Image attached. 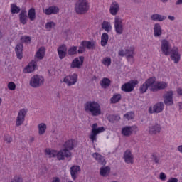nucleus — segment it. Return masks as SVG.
Returning a JSON list of instances; mask_svg holds the SVG:
<instances>
[{
	"label": "nucleus",
	"instance_id": "obj_41",
	"mask_svg": "<svg viewBox=\"0 0 182 182\" xmlns=\"http://www.w3.org/2000/svg\"><path fill=\"white\" fill-rule=\"evenodd\" d=\"M11 14H19L21 12V8L16 6L15 4H11Z\"/></svg>",
	"mask_w": 182,
	"mask_h": 182
},
{
	"label": "nucleus",
	"instance_id": "obj_62",
	"mask_svg": "<svg viewBox=\"0 0 182 182\" xmlns=\"http://www.w3.org/2000/svg\"><path fill=\"white\" fill-rule=\"evenodd\" d=\"M178 150L180 151V153H182V145L178 146Z\"/></svg>",
	"mask_w": 182,
	"mask_h": 182
},
{
	"label": "nucleus",
	"instance_id": "obj_18",
	"mask_svg": "<svg viewBox=\"0 0 182 182\" xmlns=\"http://www.w3.org/2000/svg\"><path fill=\"white\" fill-rule=\"evenodd\" d=\"M134 157L132 154L130 150H127L124 154V160L127 164H133L134 163Z\"/></svg>",
	"mask_w": 182,
	"mask_h": 182
},
{
	"label": "nucleus",
	"instance_id": "obj_31",
	"mask_svg": "<svg viewBox=\"0 0 182 182\" xmlns=\"http://www.w3.org/2000/svg\"><path fill=\"white\" fill-rule=\"evenodd\" d=\"M36 58L40 60L45 58V47H41L36 53Z\"/></svg>",
	"mask_w": 182,
	"mask_h": 182
},
{
	"label": "nucleus",
	"instance_id": "obj_51",
	"mask_svg": "<svg viewBox=\"0 0 182 182\" xmlns=\"http://www.w3.org/2000/svg\"><path fill=\"white\" fill-rule=\"evenodd\" d=\"M4 140L5 141H6V143H12V136L9 135H6Z\"/></svg>",
	"mask_w": 182,
	"mask_h": 182
},
{
	"label": "nucleus",
	"instance_id": "obj_60",
	"mask_svg": "<svg viewBox=\"0 0 182 182\" xmlns=\"http://www.w3.org/2000/svg\"><path fill=\"white\" fill-rule=\"evenodd\" d=\"M176 5H182V0H178L176 3Z\"/></svg>",
	"mask_w": 182,
	"mask_h": 182
},
{
	"label": "nucleus",
	"instance_id": "obj_36",
	"mask_svg": "<svg viewBox=\"0 0 182 182\" xmlns=\"http://www.w3.org/2000/svg\"><path fill=\"white\" fill-rule=\"evenodd\" d=\"M38 134L40 136H42V134H45V132H46V124L45 123H41L38 125Z\"/></svg>",
	"mask_w": 182,
	"mask_h": 182
},
{
	"label": "nucleus",
	"instance_id": "obj_55",
	"mask_svg": "<svg viewBox=\"0 0 182 182\" xmlns=\"http://www.w3.org/2000/svg\"><path fill=\"white\" fill-rule=\"evenodd\" d=\"M24 42L26 43H31V37H29V36H24Z\"/></svg>",
	"mask_w": 182,
	"mask_h": 182
},
{
	"label": "nucleus",
	"instance_id": "obj_47",
	"mask_svg": "<svg viewBox=\"0 0 182 182\" xmlns=\"http://www.w3.org/2000/svg\"><path fill=\"white\" fill-rule=\"evenodd\" d=\"M124 117L127 120H132L134 117V113L133 112H129L124 115Z\"/></svg>",
	"mask_w": 182,
	"mask_h": 182
},
{
	"label": "nucleus",
	"instance_id": "obj_29",
	"mask_svg": "<svg viewBox=\"0 0 182 182\" xmlns=\"http://www.w3.org/2000/svg\"><path fill=\"white\" fill-rule=\"evenodd\" d=\"M59 12V8L55 6H50L46 9V15H52V14H56Z\"/></svg>",
	"mask_w": 182,
	"mask_h": 182
},
{
	"label": "nucleus",
	"instance_id": "obj_12",
	"mask_svg": "<svg viewBox=\"0 0 182 182\" xmlns=\"http://www.w3.org/2000/svg\"><path fill=\"white\" fill-rule=\"evenodd\" d=\"M149 113L152 114V113H161L164 110V103L163 102H159L154 105L153 108L151 107L149 108Z\"/></svg>",
	"mask_w": 182,
	"mask_h": 182
},
{
	"label": "nucleus",
	"instance_id": "obj_30",
	"mask_svg": "<svg viewBox=\"0 0 182 182\" xmlns=\"http://www.w3.org/2000/svg\"><path fill=\"white\" fill-rule=\"evenodd\" d=\"M132 131L133 127H125L122 128V134H123V136L129 137V136H132Z\"/></svg>",
	"mask_w": 182,
	"mask_h": 182
},
{
	"label": "nucleus",
	"instance_id": "obj_17",
	"mask_svg": "<svg viewBox=\"0 0 182 182\" xmlns=\"http://www.w3.org/2000/svg\"><path fill=\"white\" fill-rule=\"evenodd\" d=\"M72 156V154L69 150L67 149H61L57 153V159L58 160H65V157L67 159L70 157Z\"/></svg>",
	"mask_w": 182,
	"mask_h": 182
},
{
	"label": "nucleus",
	"instance_id": "obj_6",
	"mask_svg": "<svg viewBox=\"0 0 182 182\" xmlns=\"http://www.w3.org/2000/svg\"><path fill=\"white\" fill-rule=\"evenodd\" d=\"M156 83V77H152L147 79L145 82L139 87L140 93H146L149 87H153V85Z\"/></svg>",
	"mask_w": 182,
	"mask_h": 182
},
{
	"label": "nucleus",
	"instance_id": "obj_3",
	"mask_svg": "<svg viewBox=\"0 0 182 182\" xmlns=\"http://www.w3.org/2000/svg\"><path fill=\"white\" fill-rule=\"evenodd\" d=\"M45 79L39 75H34L30 80V86L31 87H41L43 85Z\"/></svg>",
	"mask_w": 182,
	"mask_h": 182
},
{
	"label": "nucleus",
	"instance_id": "obj_64",
	"mask_svg": "<svg viewBox=\"0 0 182 182\" xmlns=\"http://www.w3.org/2000/svg\"><path fill=\"white\" fill-rule=\"evenodd\" d=\"M178 106H179V109H180V110H181V109H182V102H178Z\"/></svg>",
	"mask_w": 182,
	"mask_h": 182
},
{
	"label": "nucleus",
	"instance_id": "obj_59",
	"mask_svg": "<svg viewBox=\"0 0 182 182\" xmlns=\"http://www.w3.org/2000/svg\"><path fill=\"white\" fill-rule=\"evenodd\" d=\"M53 182H60V179L58 177L53 178Z\"/></svg>",
	"mask_w": 182,
	"mask_h": 182
},
{
	"label": "nucleus",
	"instance_id": "obj_44",
	"mask_svg": "<svg viewBox=\"0 0 182 182\" xmlns=\"http://www.w3.org/2000/svg\"><path fill=\"white\" fill-rule=\"evenodd\" d=\"M68 53L70 56H73V55H76L77 53V47L73 46L70 48L68 50Z\"/></svg>",
	"mask_w": 182,
	"mask_h": 182
},
{
	"label": "nucleus",
	"instance_id": "obj_48",
	"mask_svg": "<svg viewBox=\"0 0 182 182\" xmlns=\"http://www.w3.org/2000/svg\"><path fill=\"white\" fill-rule=\"evenodd\" d=\"M102 63L105 66H110L112 65V59L110 58H105L102 60Z\"/></svg>",
	"mask_w": 182,
	"mask_h": 182
},
{
	"label": "nucleus",
	"instance_id": "obj_21",
	"mask_svg": "<svg viewBox=\"0 0 182 182\" xmlns=\"http://www.w3.org/2000/svg\"><path fill=\"white\" fill-rule=\"evenodd\" d=\"M161 132V127L159 124H153L149 127V134H157Z\"/></svg>",
	"mask_w": 182,
	"mask_h": 182
},
{
	"label": "nucleus",
	"instance_id": "obj_11",
	"mask_svg": "<svg viewBox=\"0 0 182 182\" xmlns=\"http://www.w3.org/2000/svg\"><path fill=\"white\" fill-rule=\"evenodd\" d=\"M161 50L165 55V56H168L170 55V49H171V45L168 41L164 39L161 41Z\"/></svg>",
	"mask_w": 182,
	"mask_h": 182
},
{
	"label": "nucleus",
	"instance_id": "obj_20",
	"mask_svg": "<svg viewBox=\"0 0 182 182\" xmlns=\"http://www.w3.org/2000/svg\"><path fill=\"white\" fill-rule=\"evenodd\" d=\"M19 22L22 25H26L28 23V13L26 9H22L18 15Z\"/></svg>",
	"mask_w": 182,
	"mask_h": 182
},
{
	"label": "nucleus",
	"instance_id": "obj_1",
	"mask_svg": "<svg viewBox=\"0 0 182 182\" xmlns=\"http://www.w3.org/2000/svg\"><path fill=\"white\" fill-rule=\"evenodd\" d=\"M85 110L87 113H90L92 116L97 117L102 114L100 105L95 101L87 102L85 105Z\"/></svg>",
	"mask_w": 182,
	"mask_h": 182
},
{
	"label": "nucleus",
	"instance_id": "obj_50",
	"mask_svg": "<svg viewBox=\"0 0 182 182\" xmlns=\"http://www.w3.org/2000/svg\"><path fill=\"white\" fill-rule=\"evenodd\" d=\"M11 182H23V179L19 176H15L12 180Z\"/></svg>",
	"mask_w": 182,
	"mask_h": 182
},
{
	"label": "nucleus",
	"instance_id": "obj_34",
	"mask_svg": "<svg viewBox=\"0 0 182 182\" xmlns=\"http://www.w3.org/2000/svg\"><path fill=\"white\" fill-rule=\"evenodd\" d=\"M64 150H73V140L69 139L63 144Z\"/></svg>",
	"mask_w": 182,
	"mask_h": 182
},
{
	"label": "nucleus",
	"instance_id": "obj_23",
	"mask_svg": "<svg viewBox=\"0 0 182 182\" xmlns=\"http://www.w3.org/2000/svg\"><path fill=\"white\" fill-rule=\"evenodd\" d=\"M36 65L37 63L36 61H32L31 62L28 66H26L24 70H23V73H32V72L35 71V69H36Z\"/></svg>",
	"mask_w": 182,
	"mask_h": 182
},
{
	"label": "nucleus",
	"instance_id": "obj_33",
	"mask_svg": "<svg viewBox=\"0 0 182 182\" xmlns=\"http://www.w3.org/2000/svg\"><path fill=\"white\" fill-rule=\"evenodd\" d=\"M81 45H82V46L84 48H87V49H95V43L93 42H91V41H82L81 43Z\"/></svg>",
	"mask_w": 182,
	"mask_h": 182
},
{
	"label": "nucleus",
	"instance_id": "obj_58",
	"mask_svg": "<svg viewBox=\"0 0 182 182\" xmlns=\"http://www.w3.org/2000/svg\"><path fill=\"white\" fill-rule=\"evenodd\" d=\"M168 19H169V21H176V17L174 16H168Z\"/></svg>",
	"mask_w": 182,
	"mask_h": 182
},
{
	"label": "nucleus",
	"instance_id": "obj_63",
	"mask_svg": "<svg viewBox=\"0 0 182 182\" xmlns=\"http://www.w3.org/2000/svg\"><path fill=\"white\" fill-rule=\"evenodd\" d=\"M177 92H178V95H182V89H178V90H177Z\"/></svg>",
	"mask_w": 182,
	"mask_h": 182
},
{
	"label": "nucleus",
	"instance_id": "obj_42",
	"mask_svg": "<svg viewBox=\"0 0 182 182\" xmlns=\"http://www.w3.org/2000/svg\"><path fill=\"white\" fill-rule=\"evenodd\" d=\"M151 159L154 162L155 164H161V159L160 156L157 155V154H152Z\"/></svg>",
	"mask_w": 182,
	"mask_h": 182
},
{
	"label": "nucleus",
	"instance_id": "obj_28",
	"mask_svg": "<svg viewBox=\"0 0 182 182\" xmlns=\"http://www.w3.org/2000/svg\"><path fill=\"white\" fill-rule=\"evenodd\" d=\"M100 174L102 177H107L110 174V168L109 166H102L100 169Z\"/></svg>",
	"mask_w": 182,
	"mask_h": 182
},
{
	"label": "nucleus",
	"instance_id": "obj_45",
	"mask_svg": "<svg viewBox=\"0 0 182 182\" xmlns=\"http://www.w3.org/2000/svg\"><path fill=\"white\" fill-rule=\"evenodd\" d=\"M55 26H56V23H55V22L53 21L48 22L46 24V29H47V31H50L53 29V28H55Z\"/></svg>",
	"mask_w": 182,
	"mask_h": 182
},
{
	"label": "nucleus",
	"instance_id": "obj_37",
	"mask_svg": "<svg viewBox=\"0 0 182 182\" xmlns=\"http://www.w3.org/2000/svg\"><path fill=\"white\" fill-rule=\"evenodd\" d=\"M102 28L105 32H110L112 31V24L109 21H103L102 23Z\"/></svg>",
	"mask_w": 182,
	"mask_h": 182
},
{
	"label": "nucleus",
	"instance_id": "obj_2",
	"mask_svg": "<svg viewBox=\"0 0 182 182\" xmlns=\"http://www.w3.org/2000/svg\"><path fill=\"white\" fill-rule=\"evenodd\" d=\"M90 9V5L87 0H77L75 4V11L77 15H85Z\"/></svg>",
	"mask_w": 182,
	"mask_h": 182
},
{
	"label": "nucleus",
	"instance_id": "obj_5",
	"mask_svg": "<svg viewBox=\"0 0 182 182\" xmlns=\"http://www.w3.org/2000/svg\"><path fill=\"white\" fill-rule=\"evenodd\" d=\"M114 26L117 35H122L123 33V19L120 16H117L114 18Z\"/></svg>",
	"mask_w": 182,
	"mask_h": 182
},
{
	"label": "nucleus",
	"instance_id": "obj_40",
	"mask_svg": "<svg viewBox=\"0 0 182 182\" xmlns=\"http://www.w3.org/2000/svg\"><path fill=\"white\" fill-rule=\"evenodd\" d=\"M122 100V95L114 94L112 97L110 99L111 103H117Z\"/></svg>",
	"mask_w": 182,
	"mask_h": 182
},
{
	"label": "nucleus",
	"instance_id": "obj_52",
	"mask_svg": "<svg viewBox=\"0 0 182 182\" xmlns=\"http://www.w3.org/2000/svg\"><path fill=\"white\" fill-rule=\"evenodd\" d=\"M160 180H162V181H165V180L167 178V176L166 174L163 172H161L159 175Z\"/></svg>",
	"mask_w": 182,
	"mask_h": 182
},
{
	"label": "nucleus",
	"instance_id": "obj_54",
	"mask_svg": "<svg viewBox=\"0 0 182 182\" xmlns=\"http://www.w3.org/2000/svg\"><path fill=\"white\" fill-rule=\"evenodd\" d=\"M83 52H85V47L83 46L79 47L77 53L80 54V53H83Z\"/></svg>",
	"mask_w": 182,
	"mask_h": 182
},
{
	"label": "nucleus",
	"instance_id": "obj_43",
	"mask_svg": "<svg viewBox=\"0 0 182 182\" xmlns=\"http://www.w3.org/2000/svg\"><path fill=\"white\" fill-rule=\"evenodd\" d=\"M109 122H110V123H116V122H119V120H120V116L119 115H109L107 117Z\"/></svg>",
	"mask_w": 182,
	"mask_h": 182
},
{
	"label": "nucleus",
	"instance_id": "obj_22",
	"mask_svg": "<svg viewBox=\"0 0 182 182\" xmlns=\"http://www.w3.org/2000/svg\"><path fill=\"white\" fill-rule=\"evenodd\" d=\"M15 52L18 59H22L23 58V44L18 43L16 46Z\"/></svg>",
	"mask_w": 182,
	"mask_h": 182
},
{
	"label": "nucleus",
	"instance_id": "obj_53",
	"mask_svg": "<svg viewBox=\"0 0 182 182\" xmlns=\"http://www.w3.org/2000/svg\"><path fill=\"white\" fill-rule=\"evenodd\" d=\"M46 171H48V169L45 166H42V168L40 169V173L41 174H45V173H46Z\"/></svg>",
	"mask_w": 182,
	"mask_h": 182
},
{
	"label": "nucleus",
	"instance_id": "obj_57",
	"mask_svg": "<svg viewBox=\"0 0 182 182\" xmlns=\"http://www.w3.org/2000/svg\"><path fill=\"white\" fill-rule=\"evenodd\" d=\"M118 54L119 56H126V52H124L123 50H121Z\"/></svg>",
	"mask_w": 182,
	"mask_h": 182
},
{
	"label": "nucleus",
	"instance_id": "obj_27",
	"mask_svg": "<svg viewBox=\"0 0 182 182\" xmlns=\"http://www.w3.org/2000/svg\"><path fill=\"white\" fill-rule=\"evenodd\" d=\"M92 157H94L101 166H106V159H105V157L99 153H94Z\"/></svg>",
	"mask_w": 182,
	"mask_h": 182
},
{
	"label": "nucleus",
	"instance_id": "obj_4",
	"mask_svg": "<svg viewBox=\"0 0 182 182\" xmlns=\"http://www.w3.org/2000/svg\"><path fill=\"white\" fill-rule=\"evenodd\" d=\"M105 132V127H101L97 128V124L96 123L93 124L92 125V131L91 134L90 135L89 138L92 141V143H95L96 141V136L99 134V133H102Z\"/></svg>",
	"mask_w": 182,
	"mask_h": 182
},
{
	"label": "nucleus",
	"instance_id": "obj_61",
	"mask_svg": "<svg viewBox=\"0 0 182 182\" xmlns=\"http://www.w3.org/2000/svg\"><path fill=\"white\" fill-rule=\"evenodd\" d=\"M34 141H35V138L33 136L31 137L29 139L30 143H33Z\"/></svg>",
	"mask_w": 182,
	"mask_h": 182
},
{
	"label": "nucleus",
	"instance_id": "obj_49",
	"mask_svg": "<svg viewBox=\"0 0 182 182\" xmlns=\"http://www.w3.org/2000/svg\"><path fill=\"white\" fill-rule=\"evenodd\" d=\"M8 87L9 90H15V89H16V85H15L14 82H10L8 84Z\"/></svg>",
	"mask_w": 182,
	"mask_h": 182
},
{
	"label": "nucleus",
	"instance_id": "obj_38",
	"mask_svg": "<svg viewBox=\"0 0 182 182\" xmlns=\"http://www.w3.org/2000/svg\"><path fill=\"white\" fill-rule=\"evenodd\" d=\"M100 84L104 89H106V87H109V86H110V80L105 77L100 81Z\"/></svg>",
	"mask_w": 182,
	"mask_h": 182
},
{
	"label": "nucleus",
	"instance_id": "obj_14",
	"mask_svg": "<svg viewBox=\"0 0 182 182\" xmlns=\"http://www.w3.org/2000/svg\"><path fill=\"white\" fill-rule=\"evenodd\" d=\"M119 11H120V4H119V2L112 1L109 6V14L112 16H116L119 14Z\"/></svg>",
	"mask_w": 182,
	"mask_h": 182
},
{
	"label": "nucleus",
	"instance_id": "obj_35",
	"mask_svg": "<svg viewBox=\"0 0 182 182\" xmlns=\"http://www.w3.org/2000/svg\"><path fill=\"white\" fill-rule=\"evenodd\" d=\"M107 42H109V34L104 33L101 36V46H106Z\"/></svg>",
	"mask_w": 182,
	"mask_h": 182
},
{
	"label": "nucleus",
	"instance_id": "obj_13",
	"mask_svg": "<svg viewBox=\"0 0 182 182\" xmlns=\"http://www.w3.org/2000/svg\"><path fill=\"white\" fill-rule=\"evenodd\" d=\"M85 61V57L80 56L79 58H75L71 63V69H80L83 66V62Z\"/></svg>",
	"mask_w": 182,
	"mask_h": 182
},
{
	"label": "nucleus",
	"instance_id": "obj_26",
	"mask_svg": "<svg viewBox=\"0 0 182 182\" xmlns=\"http://www.w3.org/2000/svg\"><path fill=\"white\" fill-rule=\"evenodd\" d=\"M151 21H154V22H163V21H166V19H167V16L155 14L151 16Z\"/></svg>",
	"mask_w": 182,
	"mask_h": 182
},
{
	"label": "nucleus",
	"instance_id": "obj_56",
	"mask_svg": "<svg viewBox=\"0 0 182 182\" xmlns=\"http://www.w3.org/2000/svg\"><path fill=\"white\" fill-rule=\"evenodd\" d=\"M167 182H178L177 178H170Z\"/></svg>",
	"mask_w": 182,
	"mask_h": 182
},
{
	"label": "nucleus",
	"instance_id": "obj_10",
	"mask_svg": "<svg viewBox=\"0 0 182 182\" xmlns=\"http://www.w3.org/2000/svg\"><path fill=\"white\" fill-rule=\"evenodd\" d=\"M63 82L67 85V86H73L77 82V74L74 73L73 75H67L63 79Z\"/></svg>",
	"mask_w": 182,
	"mask_h": 182
},
{
	"label": "nucleus",
	"instance_id": "obj_32",
	"mask_svg": "<svg viewBox=\"0 0 182 182\" xmlns=\"http://www.w3.org/2000/svg\"><path fill=\"white\" fill-rule=\"evenodd\" d=\"M27 16L31 21H33L35 19H36V12L34 8H31L28 10Z\"/></svg>",
	"mask_w": 182,
	"mask_h": 182
},
{
	"label": "nucleus",
	"instance_id": "obj_7",
	"mask_svg": "<svg viewBox=\"0 0 182 182\" xmlns=\"http://www.w3.org/2000/svg\"><path fill=\"white\" fill-rule=\"evenodd\" d=\"M136 85H139L138 80H132L129 82L124 83L121 87V90L126 93H130V92H133V90H134V87H136Z\"/></svg>",
	"mask_w": 182,
	"mask_h": 182
},
{
	"label": "nucleus",
	"instance_id": "obj_9",
	"mask_svg": "<svg viewBox=\"0 0 182 182\" xmlns=\"http://www.w3.org/2000/svg\"><path fill=\"white\" fill-rule=\"evenodd\" d=\"M168 86L167 82L164 81H157L152 84V87H151V92H159V90H164Z\"/></svg>",
	"mask_w": 182,
	"mask_h": 182
},
{
	"label": "nucleus",
	"instance_id": "obj_46",
	"mask_svg": "<svg viewBox=\"0 0 182 182\" xmlns=\"http://www.w3.org/2000/svg\"><path fill=\"white\" fill-rule=\"evenodd\" d=\"M46 154L50 156V157H56L58 156V152L55 151H50L49 149L46 150Z\"/></svg>",
	"mask_w": 182,
	"mask_h": 182
},
{
	"label": "nucleus",
	"instance_id": "obj_25",
	"mask_svg": "<svg viewBox=\"0 0 182 182\" xmlns=\"http://www.w3.org/2000/svg\"><path fill=\"white\" fill-rule=\"evenodd\" d=\"M80 171V166H73L70 168V174L73 180H76V178H77V174H79Z\"/></svg>",
	"mask_w": 182,
	"mask_h": 182
},
{
	"label": "nucleus",
	"instance_id": "obj_8",
	"mask_svg": "<svg viewBox=\"0 0 182 182\" xmlns=\"http://www.w3.org/2000/svg\"><path fill=\"white\" fill-rule=\"evenodd\" d=\"M173 96H174V92L173 90L166 91L163 95L164 103L166 106H173L174 105Z\"/></svg>",
	"mask_w": 182,
	"mask_h": 182
},
{
	"label": "nucleus",
	"instance_id": "obj_24",
	"mask_svg": "<svg viewBox=\"0 0 182 182\" xmlns=\"http://www.w3.org/2000/svg\"><path fill=\"white\" fill-rule=\"evenodd\" d=\"M162 33L163 30H161V26H160V23H155L154 26V36H155V38H160Z\"/></svg>",
	"mask_w": 182,
	"mask_h": 182
},
{
	"label": "nucleus",
	"instance_id": "obj_19",
	"mask_svg": "<svg viewBox=\"0 0 182 182\" xmlns=\"http://www.w3.org/2000/svg\"><path fill=\"white\" fill-rule=\"evenodd\" d=\"M57 51L60 59H64V58H66L68 47H66V45L63 44L58 47Z\"/></svg>",
	"mask_w": 182,
	"mask_h": 182
},
{
	"label": "nucleus",
	"instance_id": "obj_16",
	"mask_svg": "<svg viewBox=\"0 0 182 182\" xmlns=\"http://www.w3.org/2000/svg\"><path fill=\"white\" fill-rule=\"evenodd\" d=\"M25 116H26V110L25 109L20 110L16 121V126L17 127H19L25 122Z\"/></svg>",
	"mask_w": 182,
	"mask_h": 182
},
{
	"label": "nucleus",
	"instance_id": "obj_39",
	"mask_svg": "<svg viewBox=\"0 0 182 182\" xmlns=\"http://www.w3.org/2000/svg\"><path fill=\"white\" fill-rule=\"evenodd\" d=\"M133 55H134V48H131L125 50V56L127 57V59H132L133 58Z\"/></svg>",
	"mask_w": 182,
	"mask_h": 182
},
{
	"label": "nucleus",
	"instance_id": "obj_15",
	"mask_svg": "<svg viewBox=\"0 0 182 182\" xmlns=\"http://www.w3.org/2000/svg\"><path fill=\"white\" fill-rule=\"evenodd\" d=\"M170 53H171V58L172 60H173L174 63H178L181 58V55L178 53V48L176 47H174L171 50Z\"/></svg>",
	"mask_w": 182,
	"mask_h": 182
}]
</instances>
